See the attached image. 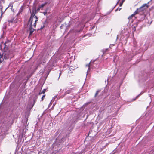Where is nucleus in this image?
I'll list each match as a JSON object with an SVG mask.
<instances>
[{"mask_svg": "<svg viewBox=\"0 0 154 154\" xmlns=\"http://www.w3.org/2000/svg\"><path fill=\"white\" fill-rule=\"evenodd\" d=\"M137 26V25L136 24H135V25H133L132 26V28H133V29H132V30H133V32H135L136 30V27Z\"/></svg>", "mask_w": 154, "mask_h": 154, "instance_id": "obj_7", "label": "nucleus"}, {"mask_svg": "<svg viewBox=\"0 0 154 154\" xmlns=\"http://www.w3.org/2000/svg\"><path fill=\"white\" fill-rule=\"evenodd\" d=\"M45 13H44V15H45Z\"/></svg>", "mask_w": 154, "mask_h": 154, "instance_id": "obj_18", "label": "nucleus"}, {"mask_svg": "<svg viewBox=\"0 0 154 154\" xmlns=\"http://www.w3.org/2000/svg\"><path fill=\"white\" fill-rule=\"evenodd\" d=\"M30 31V34L29 35H30L31 34H32V33L33 32L34 29V27H33V26H31L30 27V26H28Z\"/></svg>", "mask_w": 154, "mask_h": 154, "instance_id": "obj_5", "label": "nucleus"}, {"mask_svg": "<svg viewBox=\"0 0 154 154\" xmlns=\"http://www.w3.org/2000/svg\"><path fill=\"white\" fill-rule=\"evenodd\" d=\"M86 67H88V70L89 69L90 67H89V64H87L86 65Z\"/></svg>", "mask_w": 154, "mask_h": 154, "instance_id": "obj_11", "label": "nucleus"}, {"mask_svg": "<svg viewBox=\"0 0 154 154\" xmlns=\"http://www.w3.org/2000/svg\"><path fill=\"white\" fill-rule=\"evenodd\" d=\"M125 1V0H122V3H123Z\"/></svg>", "mask_w": 154, "mask_h": 154, "instance_id": "obj_14", "label": "nucleus"}, {"mask_svg": "<svg viewBox=\"0 0 154 154\" xmlns=\"http://www.w3.org/2000/svg\"><path fill=\"white\" fill-rule=\"evenodd\" d=\"M140 95V94H139V95H137V96L136 97V98H138L139 97V96Z\"/></svg>", "mask_w": 154, "mask_h": 154, "instance_id": "obj_13", "label": "nucleus"}, {"mask_svg": "<svg viewBox=\"0 0 154 154\" xmlns=\"http://www.w3.org/2000/svg\"><path fill=\"white\" fill-rule=\"evenodd\" d=\"M95 27V26H94L92 27V29L93 28H94Z\"/></svg>", "mask_w": 154, "mask_h": 154, "instance_id": "obj_16", "label": "nucleus"}, {"mask_svg": "<svg viewBox=\"0 0 154 154\" xmlns=\"http://www.w3.org/2000/svg\"><path fill=\"white\" fill-rule=\"evenodd\" d=\"M47 4V2H46L44 4H42L40 6L38 7V8L34 12H36V13H37V12L40 10L42 8H43L46 4Z\"/></svg>", "mask_w": 154, "mask_h": 154, "instance_id": "obj_4", "label": "nucleus"}, {"mask_svg": "<svg viewBox=\"0 0 154 154\" xmlns=\"http://www.w3.org/2000/svg\"><path fill=\"white\" fill-rule=\"evenodd\" d=\"M45 94H44V95H43L42 97L41 98V99H42V101H43V100L45 98Z\"/></svg>", "mask_w": 154, "mask_h": 154, "instance_id": "obj_9", "label": "nucleus"}, {"mask_svg": "<svg viewBox=\"0 0 154 154\" xmlns=\"http://www.w3.org/2000/svg\"><path fill=\"white\" fill-rule=\"evenodd\" d=\"M99 91H97L96 92V94H95V96L96 97L97 95L98 94V93L99 92Z\"/></svg>", "mask_w": 154, "mask_h": 154, "instance_id": "obj_10", "label": "nucleus"}, {"mask_svg": "<svg viewBox=\"0 0 154 154\" xmlns=\"http://www.w3.org/2000/svg\"><path fill=\"white\" fill-rule=\"evenodd\" d=\"M3 60V54H2L0 53V63L2 62Z\"/></svg>", "mask_w": 154, "mask_h": 154, "instance_id": "obj_6", "label": "nucleus"}, {"mask_svg": "<svg viewBox=\"0 0 154 154\" xmlns=\"http://www.w3.org/2000/svg\"><path fill=\"white\" fill-rule=\"evenodd\" d=\"M9 41L7 40L4 43V52L3 53L4 54V59H7L9 58Z\"/></svg>", "mask_w": 154, "mask_h": 154, "instance_id": "obj_2", "label": "nucleus"}, {"mask_svg": "<svg viewBox=\"0 0 154 154\" xmlns=\"http://www.w3.org/2000/svg\"><path fill=\"white\" fill-rule=\"evenodd\" d=\"M123 3L122 2V3H121L119 4V6H121L122 5Z\"/></svg>", "mask_w": 154, "mask_h": 154, "instance_id": "obj_12", "label": "nucleus"}, {"mask_svg": "<svg viewBox=\"0 0 154 154\" xmlns=\"http://www.w3.org/2000/svg\"><path fill=\"white\" fill-rule=\"evenodd\" d=\"M61 73H60V75H59V78L60 77V75H61Z\"/></svg>", "mask_w": 154, "mask_h": 154, "instance_id": "obj_15", "label": "nucleus"}, {"mask_svg": "<svg viewBox=\"0 0 154 154\" xmlns=\"http://www.w3.org/2000/svg\"><path fill=\"white\" fill-rule=\"evenodd\" d=\"M31 15L28 22V26H33L35 28L36 23L38 21V18L37 17L35 16L36 12H34V11H30Z\"/></svg>", "mask_w": 154, "mask_h": 154, "instance_id": "obj_1", "label": "nucleus"}, {"mask_svg": "<svg viewBox=\"0 0 154 154\" xmlns=\"http://www.w3.org/2000/svg\"><path fill=\"white\" fill-rule=\"evenodd\" d=\"M0 9H1V10H2V7H1V8H0Z\"/></svg>", "mask_w": 154, "mask_h": 154, "instance_id": "obj_17", "label": "nucleus"}, {"mask_svg": "<svg viewBox=\"0 0 154 154\" xmlns=\"http://www.w3.org/2000/svg\"><path fill=\"white\" fill-rule=\"evenodd\" d=\"M46 91V89H44L41 92H40L39 93V94L40 95L42 94H44Z\"/></svg>", "mask_w": 154, "mask_h": 154, "instance_id": "obj_8", "label": "nucleus"}, {"mask_svg": "<svg viewBox=\"0 0 154 154\" xmlns=\"http://www.w3.org/2000/svg\"><path fill=\"white\" fill-rule=\"evenodd\" d=\"M148 5L146 4H145L139 8H138L134 13L133 14L131 15L129 17L128 19H131L132 17L134 16L135 15L137 14L139 12L144 11L145 9L148 8Z\"/></svg>", "mask_w": 154, "mask_h": 154, "instance_id": "obj_3", "label": "nucleus"}, {"mask_svg": "<svg viewBox=\"0 0 154 154\" xmlns=\"http://www.w3.org/2000/svg\"><path fill=\"white\" fill-rule=\"evenodd\" d=\"M11 9H12V8H11Z\"/></svg>", "mask_w": 154, "mask_h": 154, "instance_id": "obj_19", "label": "nucleus"}]
</instances>
